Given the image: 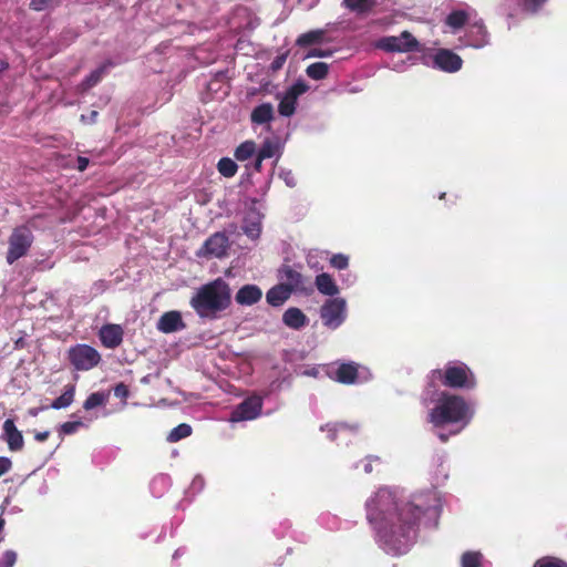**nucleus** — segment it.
Wrapping results in <instances>:
<instances>
[{
  "instance_id": "f257e3e1",
  "label": "nucleus",
  "mask_w": 567,
  "mask_h": 567,
  "mask_svg": "<svg viewBox=\"0 0 567 567\" xmlns=\"http://www.w3.org/2000/svg\"><path fill=\"white\" fill-rule=\"evenodd\" d=\"M441 498L434 489L414 494L410 501L392 502V554L402 555L416 538V524L421 519L435 523Z\"/></svg>"
},
{
  "instance_id": "f03ea898",
  "label": "nucleus",
  "mask_w": 567,
  "mask_h": 567,
  "mask_svg": "<svg viewBox=\"0 0 567 567\" xmlns=\"http://www.w3.org/2000/svg\"><path fill=\"white\" fill-rule=\"evenodd\" d=\"M474 406L462 396L443 392L429 413V421L435 427L452 426L451 434L460 433L472 420Z\"/></svg>"
},
{
  "instance_id": "7ed1b4c3",
  "label": "nucleus",
  "mask_w": 567,
  "mask_h": 567,
  "mask_svg": "<svg viewBox=\"0 0 567 567\" xmlns=\"http://www.w3.org/2000/svg\"><path fill=\"white\" fill-rule=\"evenodd\" d=\"M189 305L199 318L217 319L231 305L230 286L221 278L209 281L196 290Z\"/></svg>"
},
{
  "instance_id": "20e7f679",
  "label": "nucleus",
  "mask_w": 567,
  "mask_h": 567,
  "mask_svg": "<svg viewBox=\"0 0 567 567\" xmlns=\"http://www.w3.org/2000/svg\"><path fill=\"white\" fill-rule=\"evenodd\" d=\"M389 498L390 491L383 487L367 502V518L377 532V540L384 547L390 543L388 520Z\"/></svg>"
},
{
  "instance_id": "39448f33",
  "label": "nucleus",
  "mask_w": 567,
  "mask_h": 567,
  "mask_svg": "<svg viewBox=\"0 0 567 567\" xmlns=\"http://www.w3.org/2000/svg\"><path fill=\"white\" fill-rule=\"evenodd\" d=\"M34 236L29 225L17 226L8 238V250L6 261L13 265L17 260L25 257L32 247Z\"/></svg>"
},
{
  "instance_id": "423d86ee",
  "label": "nucleus",
  "mask_w": 567,
  "mask_h": 567,
  "mask_svg": "<svg viewBox=\"0 0 567 567\" xmlns=\"http://www.w3.org/2000/svg\"><path fill=\"white\" fill-rule=\"evenodd\" d=\"M433 379H443V384L450 388L475 386V378L472 371L462 362H451L446 365L445 371L435 370L432 372Z\"/></svg>"
},
{
  "instance_id": "0eeeda50",
  "label": "nucleus",
  "mask_w": 567,
  "mask_h": 567,
  "mask_svg": "<svg viewBox=\"0 0 567 567\" xmlns=\"http://www.w3.org/2000/svg\"><path fill=\"white\" fill-rule=\"evenodd\" d=\"M70 364L76 371H89L97 367L102 360L100 352L85 343L72 346L66 353Z\"/></svg>"
},
{
  "instance_id": "6e6552de",
  "label": "nucleus",
  "mask_w": 567,
  "mask_h": 567,
  "mask_svg": "<svg viewBox=\"0 0 567 567\" xmlns=\"http://www.w3.org/2000/svg\"><path fill=\"white\" fill-rule=\"evenodd\" d=\"M322 323L329 329L339 328L347 318V305L342 298L328 299L320 309Z\"/></svg>"
},
{
  "instance_id": "1a4fd4ad",
  "label": "nucleus",
  "mask_w": 567,
  "mask_h": 567,
  "mask_svg": "<svg viewBox=\"0 0 567 567\" xmlns=\"http://www.w3.org/2000/svg\"><path fill=\"white\" fill-rule=\"evenodd\" d=\"M230 248L229 237L225 231L210 235L197 251L198 257L223 259L228 256Z\"/></svg>"
},
{
  "instance_id": "9d476101",
  "label": "nucleus",
  "mask_w": 567,
  "mask_h": 567,
  "mask_svg": "<svg viewBox=\"0 0 567 567\" xmlns=\"http://www.w3.org/2000/svg\"><path fill=\"white\" fill-rule=\"evenodd\" d=\"M417 40L408 31H402L399 37H392V69L402 71L404 60L401 54L419 50Z\"/></svg>"
},
{
  "instance_id": "9b49d317",
  "label": "nucleus",
  "mask_w": 567,
  "mask_h": 567,
  "mask_svg": "<svg viewBox=\"0 0 567 567\" xmlns=\"http://www.w3.org/2000/svg\"><path fill=\"white\" fill-rule=\"evenodd\" d=\"M262 411V398L252 394L240 402L230 413L229 421L233 423L257 419Z\"/></svg>"
},
{
  "instance_id": "f8f14e48",
  "label": "nucleus",
  "mask_w": 567,
  "mask_h": 567,
  "mask_svg": "<svg viewBox=\"0 0 567 567\" xmlns=\"http://www.w3.org/2000/svg\"><path fill=\"white\" fill-rule=\"evenodd\" d=\"M427 64L444 72H456L462 68V59L450 50L441 49L431 56Z\"/></svg>"
},
{
  "instance_id": "ddd939ff",
  "label": "nucleus",
  "mask_w": 567,
  "mask_h": 567,
  "mask_svg": "<svg viewBox=\"0 0 567 567\" xmlns=\"http://www.w3.org/2000/svg\"><path fill=\"white\" fill-rule=\"evenodd\" d=\"M99 338L104 348L115 349L123 342L124 329L116 323L103 324L99 331Z\"/></svg>"
},
{
  "instance_id": "4468645a",
  "label": "nucleus",
  "mask_w": 567,
  "mask_h": 567,
  "mask_svg": "<svg viewBox=\"0 0 567 567\" xmlns=\"http://www.w3.org/2000/svg\"><path fill=\"white\" fill-rule=\"evenodd\" d=\"M1 439L8 444L11 452L21 451L24 446V440L12 419H7L2 425Z\"/></svg>"
},
{
  "instance_id": "2eb2a0df",
  "label": "nucleus",
  "mask_w": 567,
  "mask_h": 567,
  "mask_svg": "<svg viewBox=\"0 0 567 567\" xmlns=\"http://www.w3.org/2000/svg\"><path fill=\"white\" fill-rule=\"evenodd\" d=\"M185 328L182 315L178 311L163 313L157 322V329L164 333H172Z\"/></svg>"
},
{
  "instance_id": "dca6fc26",
  "label": "nucleus",
  "mask_w": 567,
  "mask_h": 567,
  "mask_svg": "<svg viewBox=\"0 0 567 567\" xmlns=\"http://www.w3.org/2000/svg\"><path fill=\"white\" fill-rule=\"evenodd\" d=\"M262 297L261 289L256 285H245L236 293L235 300L241 306H252Z\"/></svg>"
},
{
  "instance_id": "f3484780",
  "label": "nucleus",
  "mask_w": 567,
  "mask_h": 567,
  "mask_svg": "<svg viewBox=\"0 0 567 567\" xmlns=\"http://www.w3.org/2000/svg\"><path fill=\"white\" fill-rule=\"evenodd\" d=\"M280 277H281V279L285 280V282H282L281 285L288 286L291 292L293 290H302V289H305V286H303L305 278H303V276L299 271L292 269L290 266H285L280 270Z\"/></svg>"
},
{
  "instance_id": "a211bd4d",
  "label": "nucleus",
  "mask_w": 567,
  "mask_h": 567,
  "mask_svg": "<svg viewBox=\"0 0 567 567\" xmlns=\"http://www.w3.org/2000/svg\"><path fill=\"white\" fill-rule=\"evenodd\" d=\"M290 295L289 287L279 284L267 291L266 300L272 307H280L289 299Z\"/></svg>"
},
{
  "instance_id": "6ab92c4d",
  "label": "nucleus",
  "mask_w": 567,
  "mask_h": 567,
  "mask_svg": "<svg viewBox=\"0 0 567 567\" xmlns=\"http://www.w3.org/2000/svg\"><path fill=\"white\" fill-rule=\"evenodd\" d=\"M284 323L295 330H298L307 324V317L299 308H288L282 315Z\"/></svg>"
},
{
  "instance_id": "aec40b11",
  "label": "nucleus",
  "mask_w": 567,
  "mask_h": 567,
  "mask_svg": "<svg viewBox=\"0 0 567 567\" xmlns=\"http://www.w3.org/2000/svg\"><path fill=\"white\" fill-rule=\"evenodd\" d=\"M488 43L487 32L482 23H475L471 27L468 34V45L480 49Z\"/></svg>"
},
{
  "instance_id": "412c9836",
  "label": "nucleus",
  "mask_w": 567,
  "mask_h": 567,
  "mask_svg": "<svg viewBox=\"0 0 567 567\" xmlns=\"http://www.w3.org/2000/svg\"><path fill=\"white\" fill-rule=\"evenodd\" d=\"M375 0H343L342 7L358 16H365L372 11Z\"/></svg>"
},
{
  "instance_id": "4be33fe9",
  "label": "nucleus",
  "mask_w": 567,
  "mask_h": 567,
  "mask_svg": "<svg viewBox=\"0 0 567 567\" xmlns=\"http://www.w3.org/2000/svg\"><path fill=\"white\" fill-rule=\"evenodd\" d=\"M274 118V107L270 103H262L256 106L250 115L254 124L269 123Z\"/></svg>"
},
{
  "instance_id": "5701e85b",
  "label": "nucleus",
  "mask_w": 567,
  "mask_h": 567,
  "mask_svg": "<svg viewBox=\"0 0 567 567\" xmlns=\"http://www.w3.org/2000/svg\"><path fill=\"white\" fill-rule=\"evenodd\" d=\"M111 65H112V62L107 61V62L103 63L101 66H99L97 69L93 70L81 82V84H80L81 90L84 92V91H87V90L92 89L93 86H95L103 79L104 74L106 73L107 68Z\"/></svg>"
},
{
  "instance_id": "b1692460",
  "label": "nucleus",
  "mask_w": 567,
  "mask_h": 567,
  "mask_svg": "<svg viewBox=\"0 0 567 567\" xmlns=\"http://www.w3.org/2000/svg\"><path fill=\"white\" fill-rule=\"evenodd\" d=\"M316 286L319 292L326 296H336L339 288L329 274L322 272L316 277Z\"/></svg>"
},
{
  "instance_id": "393cba45",
  "label": "nucleus",
  "mask_w": 567,
  "mask_h": 567,
  "mask_svg": "<svg viewBox=\"0 0 567 567\" xmlns=\"http://www.w3.org/2000/svg\"><path fill=\"white\" fill-rule=\"evenodd\" d=\"M358 378V368L353 363H342L336 371V380L343 384H351Z\"/></svg>"
},
{
  "instance_id": "a878e982",
  "label": "nucleus",
  "mask_w": 567,
  "mask_h": 567,
  "mask_svg": "<svg viewBox=\"0 0 567 567\" xmlns=\"http://www.w3.org/2000/svg\"><path fill=\"white\" fill-rule=\"evenodd\" d=\"M243 230L249 238L252 239L257 238L260 235L261 221L258 213L254 212L245 217Z\"/></svg>"
},
{
  "instance_id": "bb28decb",
  "label": "nucleus",
  "mask_w": 567,
  "mask_h": 567,
  "mask_svg": "<svg viewBox=\"0 0 567 567\" xmlns=\"http://www.w3.org/2000/svg\"><path fill=\"white\" fill-rule=\"evenodd\" d=\"M359 426L357 424H349L347 422H336V423H328L326 426H322V431H327L328 436L330 440L334 441L337 439V434L339 432H357Z\"/></svg>"
},
{
  "instance_id": "cd10ccee",
  "label": "nucleus",
  "mask_w": 567,
  "mask_h": 567,
  "mask_svg": "<svg viewBox=\"0 0 567 567\" xmlns=\"http://www.w3.org/2000/svg\"><path fill=\"white\" fill-rule=\"evenodd\" d=\"M485 564H489V561L478 550L465 551L461 557V567H481Z\"/></svg>"
},
{
  "instance_id": "c85d7f7f",
  "label": "nucleus",
  "mask_w": 567,
  "mask_h": 567,
  "mask_svg": "<svg viewBox=\"0 0 567 567\" xmlns=\"http://www.w3.org/2000/svg\"><path fill=\"white\" fill-rule=\"evenodd\" d=\"M74 394H75V386L72 384L66 385L64 389V392L59 398L53 400V402L51 403L50 406L54 410L68 408L69 405L72 404V402L74 400Z\"/></svg>"
},
{
  "instance_id": "c756f323",
  "label": "nucleus",
  "mask_w": 567,
  "mask_h": 567,
  "mask_svg": "<svg viewBox=\"0 0 567 567\" xmlns=\"http://www.w3.org/2000/svg\"><path fill=\"white\" fill-rule=\"evenodd\" d=\"M324 37L323 30H312L306 33H302L298 37L296 43L299 47H309L315 43H319L322 41Z\"/></svg>"
},
{
  "instance_id": "7c9ffc66",
  "label": "nucleus",
  "mask_w": 567,
  "mask_h": 567,
  "mask_svg": "<svg viewBox=\"0 0 567 567\" xmlns=\"http://www.w3.org/2000/svg\"><path fill=\"white\" fill-rule=\"evenodd\" d=\"M297 101V99L285 92L278 105L279 114L286 117L293 115L296 112Z\"/></svg>"
},
{
  "instance_id": "2f4dec72",
  "label": "nucleus",
  "mask_w": 567,
  "mask_h": 567,
  "mask_svg": "<svg viewBox=\"0 0 567 567\" xmlns=\"http://www.w3.org/2000/svg\"><path fill=\"white\" fill-rule=\"evenodd\" d=\"M306 73L312 80H323L329 73V65L324 62H316L308 65Z\"/></svg>"
},
{
  "instance_id": "473e14b6",
  "label": "nucleus",
  "mask_w": 567,
  "mask_h": 567,
  "mask_svg": "<svg viewBox=\"0 0 567 567\" xmlns=\"http://www.w3.org/2000/svg\"><path fill=\"white\" fill-rule=\"evenodd\" d=\"M256 153V143L254 141H245L235 150L237 161H246Z\"/></svg>"
},
{
  "instance_id": "72a5a7b5",
  "label": "nucleus",
  "mask_w": 567,
  "mask_h": 567,
  "mask_svg": "<svg viewBox=\"0 0 567 567\" xmlns=\"http://www.w3.org/2000/svg\"><path fill=\"white\" fill-rule=\"evenodd\" d=\"M217 169L220 175L230 178L236 175L238 166L234 159L229 157H223L218 161Z\"/></svg>"
},
{
  "instance_id": "f704fd0d",
  "label": "nucleus",
  "mask_w": 567,
  "mask_h": 567,
  "mask_svg": "<svg viewBox=\"0 0 567 567\" xmlns=\"http://www.w3.org/2000/svg\"><path fill=\"white\" fill-rule=\"evenodd\" d=\"M109 394L104 392L91 393L83 403V409L90 411L94 408L104 405L107 402Z\"/></svg>"
},
{
  "instance_id": "c9c22d12",
  "label": "nucleus",
  "mask_w": 567,
  "mask_h": 567,
  "mask_svg": "<svg viewBox=\"0 0 567 567\" xmlns=\"http://www.w3.org/2000/svg\"><path fill=\"white\" fill-rule=\"evenodd\" d=\"M190 434H192L190 425H188L186 423H182V424L177 425L176 427H174L169 432L167 440L169 442H178L179 440L188 437Z\"/></svg>"
},
{
  "instance_id": "e433bc0d",
  "label": "nucleus",
  "mask_w": 567,
  "mask_h": 567,
  "mask_svg": "<svg viewBox=\"0 0 567 567\" xmlns=\"http://www.w3.org/2000/svg\"><path fill=\"white\" fill-rule=\"evenodd\" d=\"M468 14L463 10L451 12L446 18V24L453 29H458L467 21Z\"/></svg>"
},
{
  "instance_id": "4c0bfd02",
  "label": "nucleus",
  "mask_w": 567,
  "mask_h": 567,
  "mask_svg": "<svg viewBox=\"0 0 567 567\" xmlns=\"http://www.w3.org/2000/svg\"><path fill=\"white\" fill-rule=\"evenodd\" d=\"M277 144L267 140L262 143L261 147L258 151V155L260 158L268 159L276 155Z\"/></svg>"
},
{
  "instance_id": "58836bf2",
  "label": "nucleus",
  "mask_w": 567,
  "mask_h": 567,
  "mask_svg": "<svg viewBox=\"0 0 567 567\" xmlns=\"http://www.w3.org/2000/svg\"><path fill=\"white\" fill-rule=\"evenodd\" d=\"M84 424L82 421H69L61 424L58 431L60 436L71 435L74 434Z\"/></svg>"
},
{
  "instance_id": "ea45409f",
  "label": "nucleus",
  "mask_w": 567,
  "mask_h": 567,
  "mask_svg": "<svg viewBox=\"0 0 567 567\" xmlns=\"http://www.w3.org/2000/svg\"><path fill=\"white\" fill-rule=\"evenodd\" d=\"M533 567H565V564L555 557H543L536 560Z\"/></svg>"
},
{
  "instance_id": "a19ab883",
  "label": "nucleus",
  "mask_w": 567,
  "mask_h": 567,
  "mask_svg": "<svg viewBox=\"0 0 567 567\" xmlns=\"http://www.w3.org/2000/svg\"><path fill=\"white\" fill-rule=\"evenodd\" d=\"M309 86L303 81H297L286 92L298 100L300 95L308 91Z\"/></svg>"
},
{
  "instance_id": "79ce46f5",
  "label": "nucleus",
  "mask_w": 567,
  "mask_h": 567,
  "mask_svg": "<svg viewBox=\"0 0 567 567\" xmlns=\"http://www.w3.org/2000/svg\"><path fill=\"white\" fill-rule=\"evenodd\" d=\"M330 265L339 270L346 269L349 266V258L343 254H336L331 257Z\"/></svg>"
},
{
  "instance_id": "37998d69",
  "label": "nucleus",
  "mask_w": 567,
  "mask_h": 567,
  "mask_svg": "<svg viewBox=\"0 0 567 567\" xmlns=\"http://www.w3.org/2000/svg\"><path fill=\"white\" fill-rule=\"evenodd\" d=\"M17 563V554L13 550H6L0 556V567H13Z\"/></svg>"
},
{
  "instance_id": "c03bdc74",
  "label": "nucleus",
  "mask_w": 567,
  "mask_h": 567,
  "mask_svg": "<svg viewBox=\"0 0 567 567\" xmlns=\"http://www.w3.org/2000/svg\"><path fill=\"white\" fill-rule=\"evenodd\" d=\"M54 0H31L30 9L34 11H43L53 6Z\"/></svg>"
},
{
  "instance_id": "a18cd8bd",
  "label": "nucleus",
  "mask_w": 567,
  "mask_h": 567,
  "mask_svg": "<svg viewBox=\"0 0 567 567\" xmlns=\"http://www.w3.org/2000/svg\"><path fill=\"white\" fill-rule=\"evenodd\" d=\"M287 56H288V52L277 55L270 63V70L272 72L279 71L286 63Z\"/></svg>"
},
{
  "instance_id": "49530a36",
  "label": "nucleus",
  "mask_w": 567,
  "mask_h": 567,
  "mask_svg": "<svg viewBox=\"0 0 567 567\" xmlns=\"http://www.w3.org/2000/svg\"><path fill=\"white\" fill-rule=\"evenodd\" d=\"M114 395L121 400H126L130 395V390L126 384L118 383L114 388Z\"/></svg>"
},
{
  "instance_id": "de8ad7c7",
  "label": "nucleus",
  "mask_w": 567,
  "mask_h": 567,
  "mask_svg": "<svg viewBox=\"0 0 567 567\" xmlns=\"http://www.w3.org/2000/svg\"><path fill=\"white\" fill-rule=\"evenodd\" d=\"M12 467V462L9 457L0 456V476L8 473Z\"/></svg>"
},
{
  "instance_id": "09e8293b",
  "label": "nucleus",
  "mask_w": 567,
  "mask_h": 567,
  "mask_svg": "<svg viewBox=\"0 0 567 567\" xmlns=\"http://www.w3.org/2000/svg\"><path fill=\"white\" fill-rule=\"evenodd\" d=\"M373 463H375L377 465H380L381 464V461L379 457H368L364 462V465H363V471L365 473H371L373 471Z\"/></svg>"
},
{
  "instance_id": "8fccbe9b",
  "label": "nucleus",
  "mask_w": 567,
  "mask_h": 567,
  "mask_svg": "<svg viewBox=\"0 0 567 567\" xmlns=\"http://www.w3.org/2000/svg\"><path fill=\"white\" fill-rule=\"evenodd\" d=\"M547 0H524V6L530 11H536Z\"/></svg>"
},
{
  "instance_id": "3c124183",
  "label": "nucleus",
  "mask_w": 567,
  "mask_h": 567,
  "mask_svg": "<svg viewBox=\"0 0 567 567\" xmlns=\"http://www.w3.org/2000/svg\"><path fill=\"white\" fill-rule=\"evenodd\" d=\"M375 48L390 52V37H384L375 42Z\"/></svg>"
},
{
  "instance_id": "603ef678",
  "label": "nucleus",
  "mask_w": 567,
  "mask_h": 567,
  "mask_svg": "<svg viewBox=\"0 0 567 567\" xmlns=\"http://www.w3.org/2000/svg\"><path fill=\"white\" fill-rule=\"evenodd\" d=\"M330 55V51H326L322 49H312L308 56H315V58H323Z\"/></svg>"
},
{
  "instance_id": "864d4df0",
  "label": "nucleus",
  "mask_w": 567,
  "mask_h": 567,
  "mask_svg": "<svg viewBox=\"0 0 567 567\" xmlns=\"http://www.w3.org/2000/svg\"><path fill=\"white\" fill-rule=\"evenodd\" d=\"M76 162H78L76 168L80 172H84L86 169V167L89 166V163H90L89 158L83 157V156H79Z\"/></svg>"
},
{
  "instance_id": "5fc2aeb1",
  "label": "nucleus",
  "mask_w": 567,
  "mask_h": 567,
  "mask_svg": "<svg viewBox=\"0 0 567 567\" xmlns=\"http://www.w3.org/2000/svg\"><path fill=\"white\" fill-rule=\"evenodd\" d=\"M97 115V111H91L89 117H86L85 115H81V120L85 123H94L96 121Z\"/></svg>"
},
{
  "instance_id": "6e6d98bb",
  "label": "nucleus",
  "mask_w": 567,
  "mask_h": 567,
  "mask_svg": "<svg viewBox=\"0 0 567 567\" xmlns=\"http://www.w3.org/2000/svg\"><path fill=\"white\" fill-rule=\"evenodd\" d=\"M50 436V431H43V432H35L34 433V439L35 441L38 442H44L49 439Z\"/></svg>"
},
{
  "instance_id": "4d7b16f0",
  "label": "nucleus",
  "mask_w": 567,
  "mask_h": 567,
  "mask_svg": "<svg viewBox=\"0 0 567 567\" xmlns=\"http://www.w3.org/2000/svg\"><path fill=\"white\" fill-rule=\"evenodd\" d=\"M264 161H265V159H264V158H260V156L257 154L256 159H255V163H254V168H255V171H257V172H260V171H261V166H262V162H264Z\"/></svg>"
},
{
  "instance_id": "13d9d810",
  "label": "nucleus",
  "mask_w": 567,
  "mask_h": 567,
  "mask_svg": "<svg viewBox=\"0 0 567 567\" xmlns=\"http://www.w3.org/2000/svg\"><path fill=\"white\" fill-rule=\"evenodd\" d=\"M38 411H39L38 409H30L29 414L35 416L38 414Z\"/></svg>"
},
{
  "instance_id": "bf43d9fd",
  "label": "nucleus",
  "mask_w": 567,
  "mask_h": 567,
  "mask_svg": "<svg viewBox=\"0 0 567 567\" xmlns=\"http://www.w3.org/2000/svg\"><path fill=\"white\" fill-rule=\"evenodd\" d=\"M7 68H8V63H6V62H0V72H1L2 70L7 69Z\"/></svg>"
},
{
  "instance_id": "052dcab7",
  "label": "nucleus",
  "mask_w": 567,
  "mask_h": 567,
  "mask_svg": "<svg viewBox=\"0 0 567 567\" xmlns=\"http://www.w3.org/2000/svg\"><path fill=\"white\" fill-rule=\"evenodd\" d=\"M439 437L441 439V441L445 442L447 440V436L443 433H440L439 434Z\"/></svg>"
},
{
  "instance_id": "680f3d73",
  "label": "nucleus",
  "mask_w": 567,
  "mask_h": 567,
  "mask_svg": "<svg viewBox=\"0 0 567 567\" xmlns=\"http://www.w3.org/2000/svg\"><path fill=\"white\" fill-rule=\"evenodd\" d=\"M4 519L0 516V532L3 529Z\"/></svg>"
},
{
  "instance_id": "e2e57ef3",
  "label": "nucleus",
  "mask_w": 567,
  "mask_h": 567,
  "mask_svg": "<svg viewBox=\"0 0 567 567\" xmlns=\"http://www.w3.org/2000/svg\"><path fill=\"white\" fill-rule=\"evenodd\" d=\"M398 494H399L398 489L392 491V498H393V497H395V498H396V497H398Z\"/></svg>"
},
{
  "instance_id": "0e129e2a",
  "label": "nucleus",
  "mask_w": 567,
  "mask_h": 567,
  "mask_svg": "<svg viewBox=\"0 0 567 567\" xmlns=\"http://www.w3.org/2000/svg\"><path fill=\"white\" fill-rule=\"evenodd\" d=\"M437 461H439L441 464H442V462H443L441 456H440V457H437Z\"/></svg>"
}]
</instances>
